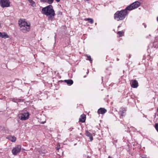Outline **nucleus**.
<instances>
[{"instance_id": "1", "label": "nucleus", "mask_w": 158, "mask_h": 158, "mask_svg": "<svg viewBox=\"0 0 158 158\" xmlns=\"http://www.w3.org/2000/svg\"><path fill=\"white\" fill-rule=\"evenodd\" d=\"M140 5V3L139 1H136L128 6L125 9L117 11L114 15V19L117 21L123 20L128 15V10H131L137 8Z\"/></svg>"}, {"instance_id": "2", "label": "nucleus", "mask_w": 158, "mask_h": 158, "mask_svg": "<svg viewBox=\"0 0 158 158\" xmlns=\"http://www.w3.org/2000/svg\"><path fill=\"white\" fill-rule=\"evenodd\" d=\"M42 13L48 16V20L51 21L53 20L55 15L54 10L51 5L43 8L42 9Z\"/></svg>"}, {"instance_id": "3", "label": "nucleus", "mask_w": 158, "mask_h": 158, "mask_svg": "<svg viewBox=\"0 0 158 158\" xmlns=\"http://www.w3.org/2000/svg\"><path fill=\"white\" fill-rule=\"evenodd\" d=\"M19 24L20 30L23 32L26 33L29 31L30 24L29 23L20 19L19 21Z\"/></svg>"}, {"instance_id": "4", "label": "nucleus", "mask_w": 158, "mask_h": 158, "mask_svg": "<svg viewBox=\"0 0 158 158\" xmlns=\"http://www.w3.org/2000/svg\"><path fill=\"white\" fill-rule=\"evenodd\" d=\"M0 5L2 8L9 7L10 6L9 0H0Z\"/></svg>"}, {"instance_id": "5", "label": "nucleus", "mask_w": 158, "mask_h": 158, "mask_svg": "<svg viewBox=\"0 0 158 158\" xmlns=\"http://www.w3.org/2000/svg\"><path fill=\"white\" fill-rule=\"evenodd\" d=\"M29 116V114L28 113H24L19 114V117L21 120H25L28 118Z\"/></svg>"}, {"instance_id": "6", "label": "nucleus", "mask_w": 158, "mask_h": 158, "mask_svg": "<svg viewBox=\"0 0 158 158\" xmlns=\"http://www.w3.org/2000/svg\"><path fill=\"white\" fill-rule=\"evenodd\" d=\"M21 146L19 145H18L13 148L12 150V153L15 156L17 154L21 151Z\"/></svg>"}, {"instance_id": "7", "label": "nucleus", "mask_w": 158, "mask_h": 158, "mask_svg": "<svg viewBox=\"0 0 158 158\" xmlns=\"http://www.w3.org/2000/svg\"><path fill=\"white\" fill-rule=\"evenodd\" d=\"M131 86L133 88H136L138 86V82L136 80H132L130 82Z\"/></svg>"}, {"instance_id": "8", "label": "nucleus", "mask_w": 158, "mask_h": 158, "mask_svg": "<svg viewBox=\"0 0 158 158\" xmlns=\"http://www.w3.org/2000/svg\"><path fill=\"white\" fill-rule=\"evenodd\" d=\"M6 139H8L13 142H15L16 141V138L15 136L11 135H9L6 137Z\"/></svg>"}, {"instance_id": "9", "label": "nucleus", "mask_w": 158, "mask_h": 158, "mask_svg": "<svg viewBox=\"0 0 158 158\" xmlns=\"http://www.w3.org/2000/svg\"><path fill=\"white\" fill-rule=\"evenodd\" d=\"M0 37L4 39L7 38L9 37L7 34L5 32H0Z\"/></svg>"}, {"instance_id": "10", "label": "nucleus", "mask_w": 158, "mask_h": 158, "mask_svg": "<svg viewBox=\"0 0 158 158\" xmlns=\"http://www.w3.org/2000/svg\"><path fill=\"white\" fill-rule=\"evenodd\" d=\"M107 110L106 109L104 108H100L99 109L98 111V114H103L106 113V112Z\"/></svg>"}, {"instance_id": "11", "label": "nucleus", "mask_w": 158, "mask_h": 158, "mask_svg": "<svg viewBox=\"0 0 158 158\" xmlns=\"http://www.w3.org/2000/svg\"><path fill=\"white\" fill-rule=\"evenodd\" d=\"M85 135L86 136L88 137L89 138V141H92L93 140V137L92 135L89 133L88 131H85Z\"/></svg>"}, {"instance_id": "12", "label": "nucleus", "mask_w": 158, "mask_h": 158, "mask_svg": "<svg viewBox=\"0 0 158 158\" xmlns=\"http://www.w3.org/2000/svg\"><path fill=\"white\" fill-rule=\"evenodd\" d=\"M86 117L84 114L81 115L79 118V121L82 123L84 122L85 120Z\"/></svg>"}, {"instance_id": "13", "label": "nucleus", "mask_w": 158, "mask_h": 158, "mask_svg": "<svg viewBox=\"0 0 158 158\" xmlns=\"http://www.w3.org/2000/svg\"><path fill=\"white\" fill-rule=\"evenodd\" d=\"M64 81L69 85H71L73 83V81L72 80H65Z\"/></svg>"}, {"instance_id": "14", "label": "nucleus", "mask_w": 158, "mask_h": 158, "mask_svg": "<svg viewBox=\"0 0 158 158\" xmlns=\"http://www.w3.org/2000/svg\"><path fill=\"white\" fill-rule=\"evenodd\" d=\"M117 34L119 35V37H122L124 35V33L123 31H119Z\"/></svg>"}, {"instance_id": "15", "label": "nucleus", "mask_w": 158, "mask_h": 158, "mask_svg": "<svg viewBox=\"0 0 158 158\" xmlns=\"http://www.w3.org/2000/svg\"><path fill=\"white\" fill-rule=\"evenodd\" d=\"M28 1L32 6L34 7L35 6V2L32 0H28Z\"/></svg>"}, {"instance_id": "16", "label": "nucleus", "mask_w": 158, "mask_h": 158, "mask_svg": "<svg viewBox=\"0 0 158 158\" xmlns=\"http://www.w3.org/2000/svg\"><path fill=\"white\" fill-rule=\"evenodd\" d=\"M85 20L86 21H88L90 23H93L94 22V20L92 19L91 18H87L85 19Z\"/></svg>"}, {"instance_id": "17", "label": "nucleus", "mask_w": 158, "mask_h": 158, "mask_svg": "<svg viewBox=\"0 0 158 158\" xmlns=\"http://www.w3.org/2000/svg\"><path fill=\"white\" fill-rule=\"evenodd\" d=\"M44 1L45 2L50 4L52 3L53 1V0H44Z\"/></svg>"}, {"instance_id": "18", "label": "nucleus", "mask_w": 158, "mask_h": 158, "mask_svg": "<svg viewBox=\"0 0 158 158\" xmlns=\"http://www.w3.org/2000/svg\"><path fill=\"white\" fill-rule=\"evenodd\" d=\"M87 58L86 60H89L91 63L92 62V60H91V56H87Z\"/></svg>"}, {"instance_id": "19", "label": "nucleus", "mask_w": 158, "mask_h": 158, "mask_svg": "<svg viewBox=\"0 0 158 158\" xmlns=\"http://www.w3.org/2000/svg\"><path fill=\"white\" fill-rule=\"evenodd\" d=\"M155 127L158 132V123H156L155 125Z\"/></svg>"}, {"instance_id": "20", "label": "nucleus", "mask_w": 158, "mask_h": 158, "mask_svg": "<svg viewBox=\"0 0 158 158\" xmlns=\"http://www.w3.org/2000/svg\"><path fill=\"white\" fill-rule=\"evenodd\" d=\"M121 110H120L119 113H120V114H121V116H123V112H121Z\"/></svg>"}, {"instance_id": "21", "label": "nucleus", "mask_w": 158, "mask_h": 158, "mask_svg": "<svg viewBox=\"0 0 158 158\" xmlns=\"http://www.w3.org/2000/svg\"><path fill=\"white\" fill-rule=\"evenodd\" d=\"M56 149L57 150H59V149L60 148V147H56Z\"/></svg>"}, {"instance_id": "22", "label": "nucleus", "mask_w": 158, "mask_h": 158, "mask_svg": "<svg viewBox=\"0 0 158 158\" xmlns=\"http://www.w3.org/2000/svg\"><path fill=\"white\" fill-rule=\"evenodd\" d=\"M57 2H60V0H55Z\"/></svg>"}, {"instance_id": "23", "label": "nucleus", "mask_w": 158, "mask_h": 158, "mask_svg": "<svg viewBox=\"0 0 158 158\" xmlns=\"http://www.w3.org/2000/svg\"><path fill=\"white\" fill-rule=\"evenodd\" d=\"M108 158H112V157L111 156H108Z\"/></svg>"}, {"instance_id": "24", "label": "nucleus", "mask_w": 158, "mask_h": 158, "mask_svg": "<svg viewBox=\"0 0 158 158\" xmlns=\"http://www.w3.org/2000/svg\"><path fill=\"white\" fill-rule=\"evenodd\" d=\"M156 20H157V21H158V17H157V19H156Z\"/></svg>"}, {"instance_id": "25", "label": "nucleus", "mask_w": 158, "mask_h": 158, "mask_svg": "<svg viewBox=\"0 0 158 158\" xmlns=\"http://www.w3.org/2000/svg\"><path fill=\"white\" fill-rule=\"evenodd\" d=\"M45 122H42V123L43 124H44L45 123Z\"/></svg>"}, {"instance_id": "26", "label": "nucleus", "mask_w": 158, "mask_h": 158, "mask_svg": "<svg viewBox=\"0 0 158 158\" xmlns=\"http://www.w3.org/2000/svg\"><path fill=\"white\" fill-rule=\"evenodd\" d=\"M120 27V26H118V28H119Z\"/></svg>"}]
</instances>
